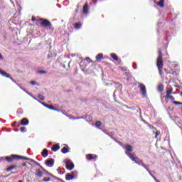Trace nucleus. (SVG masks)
Here are the masks:
<instances>
[{"label":"nucleus","instance_id":"obj_28","mask_svg":"<svg viewBox=\"0 0 182 182\" xmlns=\"http://www.w3.org/2000/svg\"><path fill=\"white\" fill-rule=\"evenodd\" d=\"M43 181H44V182L50 181V178H49V177H45V178L43 179Z\"/></svg>","mask_w":182,"mask_h":182},{"label":"nucleus","instance_id":"obj_54","mask_svg":"<svg viewBox=\"0 0 182 182\" xmlns=\"http://www.w3.org/2000/svg\"><path fill=\"white\" fill-rule=\"evenodd\" d=\"M143 123H144V124H147L149 122H147L146 120L143 119L142 120Z\"/></svg>","mask_w":182,"mask_h":182},{"label":"nucleus","instance_id":"obj_61","mask_svg":"<svg viewBox=\"0 0 182 182\" xmlns=\"http://www.w3.org/2000/svg\"><path fill=\"white\" fill-rule=\"evenodd\" d=\"M160 25H161V23H158V26H160Z\"/></svg>","mask_w":182,"mask_h":182},{"label":"nucleus","instance_id":"obj_8","mask_svg":"<svg viewBox=\"0 0 182 182\" xmlns=\"http://www.w3.org/2000/svg\"><path fill=\"white\" fill-rule=\"evenodd\" d=\"M45 164L47 166V167H53L55 165V159L52 158L48 159L46 160Z\"/></svg>","mask_w":182,"mask_h":182},{"label":"nucleus","instance_id":"obj_10","mask_svg":"<svg viewBox=\"0 0 182 182\" xmlns=\"http://www.w3.org/2000/svg\"><path fill=\"white\" fill-rule=\"evenodd\" d=\"M11 157L16 158V160H28V161L31 160L30 158H27V157L19 156V155H15V154H12Z\"/></svg>","mask_w":182,"mask_h":182},{"label":"nucleus","instance_id":"obj_53","mask_svg":"<svg viewBox=\"0 0 182 182\" xmlns=\"http://www.w3.org/2000/svg\"><path fill=\"white\" fill-rule=\"evenodd\" d=\"M16 85L18 86V87H20V89H21V90L23 89V87H22V86H21L19 84L16 83Z\"/></svg>","mask_w":182,"mask_h":182},{"label":"nucleus","instance_id":"obj_55","mask_svg":"<svg viewBox=\"0 0 182 182\" xmlns=\"http://www.w3.org/2000/svg\"><path fill=\"white\" fill-rule=\"evenodd\" d=\"M134 64L135 65L133 66L134 69H137V65H136V63H134Z\"/></svg>","mask_w":182,"mask_h":182},{"label":"nucleus","instance_id":"obj_4","mask_svg":"<svg viewBox=\"0 0 182 182\" xmlns=\"http://www.w3.org/2000/svg\"><path fill=\"white\" fill-rule=\"evenodd\" d=\"M123 149H125V154H127L132 160H134L135 154H131V151H133V146L129 144L123 146Z\"/></svg>","mask_w":182,"mask_h":182},{"label":"nucleus","instance_id":"obj_5","mask_svg":"<svg viewBox=\"0 0 182 182\" xmlns=\"http://www.w3.org/2000/svg\"><path fill=\"white\" fill-rule=\"evenodd\" d=\"M64 162L65 163V168L67 170L71 171L75 168V164L72 162V160L67 159L64 161Z\"/></svg>","mask_w":182,"mask_h":182},{"label":"nucleus","instance_id":"obj_63","mask_svg":"<svg viewBox=\"0 0 182 182\" xmlns=\"http://www.w3.org/2000/svg\"><path fill=\"white\" fill-rule=\"evenodd\" d=\"M181 96L182 97V92H181Z\"/></svg>","mask_w":182,"mask_h":182},{"label":"nucleus","instance_id":"obj_13","mask_svg":"<svg viewBox=\"0 0 182 182\" xmlns=\"http://www.w3.org/2000/svg\"><path fill=\"white\" fill-rule=\"evenodd\" d=\"M42 157L46 158L48 156H49V151L48 149H44L43 151L41 152Z\"/></svg>","mask_w":182,"mask_h":182},{"label":"nucleus","instance_id":"obj_16","mask_svg":"<svg viewBox=\"0 0 182 182\" xmlns=\"http://www.w3.org/2000/svg\"><path fill=\"white\" fill-rule=\"evenodd\" d=\"M82 12L83 14H88L89 12V6H87V3H86L84 6H83V9H82Z\"/></svg>","mask_w":182,"mask_h":182},{"label":"nucleus","instance_id":"obj_12","mask_svg":"<svg viewBox=\"0 0 182 182\" xmlns=\"http://www.w3.org/2000/svg\"><path fill=\"white\" fill-rule=\"evenodd\" d=\"M86 158L87 159V160H97V156H93V154H87L86 156Z\"/></svg>","mask_w":182,"mask_h":182},{"label":"nucleus","instance_id":"obj_19","mask_svg":"<svg viewBox=\"0 0 182 182\" xmlns=\"http://www.w3.org/2000/svg\"><path fill=\"white\" fill-rule=\"evenodd\" d=\"M165 40L166 41V42H168L167 45H168V43L171 41V35H170V33H167Z\"/></svg>","mask_w":182,"mask_h":182},{"label":"nucleus","instance_id":"obj_30","mask_svg":"<svg viewBox=\"0 0 182 182\" xmlns=\"http://www.w3.org/2000/svg\"><path fill=\"white\" fill-rule=\"evenodd\" d=\"M158 89L159 92H163V89H164L163 85H159Z\"/></svg>","mask_w":182,"mask_h":182},{"label":"nucleus","instance_id":"obj_58","mask_svg":"<svg viewBox=\"0 0 182 182\" xmlns=\"http://www.w3.org/2000/svg\"><path fill=\"white\" fill-rule=\"evenodd\" d=\"M2 59H4V58L2 57V55H1L0 53V60H2Z\"/></svg>","mask_w":182,"mask_h":182},{"label":"nucleus","instance_id":"obj_37","mask_svg":"<svg viewBox=\"0 0 182 182\" xmlns=\"http://www.w3.org/2000/svg\"><path fill=\"white\" fill-rule=\"evenodd\" d=\"M146 126H148L149 129H154V127H153V125L150 124L149 123H148Z\"/></svg>","mask_w":182,"mask_h":182},{"label":"nucleus","instance_id":"obj_9","mask_svg":"<svg viewBox=\"0 0 182 182\" xmlns=\"http://www.w3.org/2000/svg\"><path fill=\"white\" fill-rule=\"evenodd\" d=\"M41 105H43V106H44L45 107H47V109H50V110H54L55 112H60V110H59L58 108H55V107L47 105L45 102L41 103Z\"/></svg>","mask_w":182,"mask_h":182},{"label":"nucleus","instance_id":"obj_47","mask_svg":"<svg viewBox=\"0 0 182 182\" xmlns=\"http://www.w3.org/2000/svg\"><path fill=\"white\" fill-rule=\"evenodd\" d=\"M159 134H160V133H159V132H156L155 135V139H157V136H159Z\"/></svg>","mask_w":182,"mask_h":182},{"label":"nucleus","instance_id":"obj_26","mask_svg":"<svg viewBox=\"0 0 182 182\" xmlns=\"http://www.w3.org/2000/svg\"><path fill=\"white\" fill-rule=\"evenodd\" d=\"M171 93H173V90H168L166 91V96H170V95H171Z\"/></svg>","mask_w":182,"mask_h":182},{"label":"nucleus","instance_id":"obj_35","mask_svg":"<svg viewBox=\"0 0 182 182\" xmlns=\"http://www.w3.org/2000/svg\"><path fill=\"white\" fill-rule=\"evenodd\" d=\"M102 131L103 132V133H105V134H109V130L107 129H102Z\"/></svg>","mask_w":182,"mask_h":182},{"label":"nucleus","instance_id":"obj_52","mask_svg":"<svg viewBox=\"0 0 182 182\" xmlns=\"http://www.w3.org/2000/svg\"><path fill=\"white\" fill-rule=\"evenodd\" d=\"M26 93L27 94V95H28V96H31V97H32V94H31L30 92H28V91L27 92H26Z\"/></svg>","mask_w":182,"mask_h":182},{"label":"nucleus","instance_id":"obj_38","mask_svg":"<svg viewBox=\"0 0 182 182\" xmlns=\"http://www.w3.org/2000/svg\"><path fill=\"white\" fill-rule=\"evenodd\" d=\"M31 84L33 85V86H36V85H38V82H36V81H31Z\"/></svg>","mask_w":182,"mask_h":182},{"label":"nucleus","instance_id":"obj_42","mask_svg":"<svg viewBox=\"0 0 182 182\" xmlns=\"http://www.w3.org/2000/svg\"><path fill=\"white\" fill-rule=\"evenodd\" d=\"M35 166H38L39 167H41V164H39L38 161L35 162Z\"/></svg>","mask_w":182,"mask_h":182},{"label":"nucleus","instance_id":"obj_18","mask_svg":"<svg viewBox=\"0 0 182 182\" xmlns=\"http://www.w3.org/2000/svg\"><path fill=\"white\" fill-rule=\"evenodd\" d=\"M15 159H16V158L12 157V155H11V156H6V160L9 163H12L14 161V160H15Z\"/></svg>","mask_w":182,"mask_h":182},{"label":"nucleus","instance_id":"obj_39","mask_svg":"<svg viewBox=\"0 0 182 182\" xmlns=\"http://www.w3.org/2000/svg\"><path fill=\"white\" fill-rule=\"evenodd\" d=\"M9 79H10L11 80H12V82H14V83H15L16 85V83H18V82H16V81H15V80H14V78H12V77H9Z\"/></svg>","mask_w":182,"mask_h":182},{"label":"nucleus","instance_id":"obj_51","mask_svg":"<svg viewBox=\"0 0 182 182\" xmlns=\"http://www.w3.org/2000/svg\"><path fill=\"white\" fill-rule=\"evenodd\" d=\"M85 60H87V62H90V58L89 57L85 58Z\"/></svg>","mask_w":182,"mask_h":182},{"label":"nucleus","instance_id":"obj_34","mask_svg":"<svg viewBox=\"0 0 182 182\" xmlns=\"http://www.w3.org/2000/svg\"><path fill=\"white\" fill-rule=\"evenodd\" d=\"M26 129V128H25V127H22L20 129V131L21 132V133H25V130Z\"/></svg>","mask_w":182,"mask_h":182},{"label":"nucleus","instance_id":"obj_20","mask_svg":"<svg viewBox=\"0 0 182 182\" xmlns=\"http://www.w3.org/2000/svg\"><path fill=\"white\" fill-rule=\"evenodd\" d=\"M156 5H158V6H160V8H163L164 6V0H159Z\"/></svg>","mask_w":182,"mask_h":182},{"label":"nucleus","instance_id":"obj_36","mask_svg":"<svg viewBox=\"0 0 182 182\" xmlns=\"http://www.w3.org/2000/svg\"><path fill=\"white\" fill-rule=\"evenodd\" d=\"M31 97H33V99H34V100H37V102H38L39 103H43L42 102H41V100H38V98H36V97L34 96H32Z\"/></svg>","mask_w":182,"mask_h":182},{"label":"nucleus","instance_id":"obj_60","mask_svg":"<svg viewBox=\"0 0 182 182\" xmlns=\"http://www.w3.org/2000/svg\"><path fill=\"white\" fill-rule=\"evenodd\" d=\"M112 140H114V141H117V140L115 139V138L112 139Z\"/></svg>","mask_w":182,"mask_h":182},{"label":"nucleus","instance_id":"obj_7","mask_svg":"<svg viewBox=\"0 0 182 182\" xmlns=\"http://www.w3.org/2000/svg\"><path fill=\"white\" fill-rule=\"evenodd\" d=\"M132 161H134V163H136V164H138V166H141L145 169L147 168V167H150V166L146 165L144 162H143V160L137 161L136 156H134V160H132Z\"/></svg>","mask_w":182,"mask_h":182},{"label":"nucleus","instance_id":"obj_43","mask_svg":"<svg viewBox=\"0 0 182 182\" xmlns=\"http://www.w3.org/2000/svg\"><path fill=\"white\" fill-rule=\"evenodd\" d=\"M31 21H32L33 22H35V21H36V18L35 16H33V17L31 18Z\"/></svg>","mask_w":182,"mask_h":182},{"label":"nucleus","instance_id":"obj_17","mask_svg":"<svg viewBox=\"0 0 182 182\" xmlns=\"http://www.w3.org/2000/svg\"><path fill=\"white\" fill-rule=\"evenodd\" d=\"M0 75H1V76H3L4 77H8L9 79V77H11V75H9V74L1 70H0Z\"/></svg>","mask_w":182,"mask_h":182},{"label":"nucleus","instance_id":"obj_32","mask_svg":"<svg viewBox=\"0 0 182 182\" xmlns=\"http://www.w3.org/2000/svg\"><path fill=\"white\" fill-rule=\"evenodd\" d=\"M15 168V166H11L7 168V171H11V170H14Z\"/></svg>","mask_w":182,"mask_h":182},{"label":"nucleus","instance_id":"obj_15","mask_svg":"<svg viewBox=\"0 0 182 182\" xmlns=\"http://www.w3.org/2000/svg\"><path fill=\"white\" fill-rule=\"evenodd\" d=\"M60 149V146H59V144H55L51 147L52 151H58Z\"/></svg>","mask_w":182,"mask_h":182},{"label":"nucleus","instance_id":"obj_14","mask_svg":"<svg viewBox=\"0 0 182 182\" xmlns=\"http://www.w3.org/2000/svg\"><path fill=\"white\" fill-rule=\"evenodd\" d=\"M29 124V120L27 118L21 119V126H28Z\"/></svg>","mask_w":182,"mask_h":182},{"label":"nucleus","instance_id":"obj_64","mask_svg":"<svg viewBox=\"0 0 182 182\" xmlns=\"http://www.w3.org/2000/svg\"><path fill=\"white\" fill-rule=\"evenodd\" d=\"M18 182H22V181H18Z\"/></svg>","mask_w":182,"mask_h":182},{"label":"nucleus","instance_id":"obj_49","mask_svg":"<svg viewBox=\"0 0 182 182\" xmlns=\"http://www.w3.org/2000/svg\"><path fill=\"white\" fill-rule=\"evenodd\" d=\"M79 119H83V117H77V118H74V120H79Z\"/></svg>","mask_w":182,"mask_h":182},{"label":"nucleus","instance_id":"obj_21","mask_svg":"<svg viewBox=\"0 0 182 182\" xmlns=\"http://www.w3.org/2000/svg\"><path fill=\"white\" fill-rule=\"evenodd\" d=\"M61 153H63V154H66V153H69V148L68 147H63L61 149Z\"/></svg>","mask_w":182,"mask_h":182},{"label":"nucleus","instance_id":"obj_27","mask_svg":"<svg viewBox=\"0 0 182 182\" xmlns=\"http://www.w3.org/2000/svg\"><path fill=\"white\" fill-rule=\"evenodd\" d=\"M95 126H96V127H100V126H102V122L97 121L95 123Z\"/></svg>","mask_w":182,"mask_h":182},{"label":"nucleus","instance_id":"obj_45","mask_svg":"<svg viewBox=\"0 0 182 182\" xmlns=\"http://www.w3.org/2000/svg\"><path fill=\"white\" fill-rule=\"evenodd\" d=\"M92 1L94 4V5H96V4H97V0H92Z\"/></svg>","mask_w":182,"mask_h":182},{"label":"nucleus","instance_id":"obj_59","mask_svg":"<svg viewBox=\"0 0 182 182\" xmlns=\"http://www.w3.org/2000/svg\"><path fill=\"white\" fill-rule=\"evenodd\" d=\"M21 90H23V92H25L26 93V92H28V91H26V90H25V88H23Z\"/></svg>","mask_w":182,"mask_h":182},{"label":"nucleus","instance_id":"obj_46","mask_svg":"<svg viewBox=\"0 0 182 182\" xmlns=\"http://www.w3.org/2000/svg\"><path fill=\"white\" fill-rule=\"evenodd\" d=\"M107 136H109V137H110L111 139H114V137H113L109 133H108Z\"/></svg>","mask_w":182,"mask_h":182},{"label":"nucleus","instance_id":"obj_2","mask_svg":"<svg viewBox=\"0 0 182 182\" xmlns=\"http://www.w3.org/2000/svg\"><path fill=\"white\" fill-rule=\"evenodd\" d=\"M159 57L156 61V66L159 69V75H163V52L161 51V49L159 50Z\"/></svg>","mask_w":182,"mask_h":182},{"label":"nucleus","instance_id":"obj_40","mask_svg":"<svg viewBox=\"0 0 182 182\" xmlns=\"http://www.w3.org/2000/svg\"><path fill=\"white\" fill-rule=\"evenodd\" d=\"M167 97H168L171 100H174V97L169 95Z\"/></svg>","mask_w":182,"mask_h":182},{"label":"nucleus","instance_id":"obj_57","mask_svg":"<svg viewBox=\"0 0 182 182\" xmlns=\"http://www.w3.org/2000/svg\"><path fill=\"white\" fill-rule=\"evenodd\" d=\"M154 180H155L156 182H159V180H157V178H156V177H154Z\"/></svg>","mask_w":182,"mask_h":182},{"label":"nucleus","instance_id":"obj_6","mask_svg":"<svg viewBox=\"0 0 182 182\" xmlns=\"http://www.w3.org/2000/svg\"><path fill=\"white\" fill-rule=\"evenodd\" d=\"M139 88L141 92L143 99H146L147 97V89H146V85H144V84H140Z\"/></svg>","mask_w":182,"mask_h":182},{"label":"nucleus","instance_id":"obj_24","mask_svg":"<svg viewBox=\"0 0 182 182\" xmlns=\"http://www.w3.org/2000/svg\"><path fill=\"white\" fill-rule=\"evenodd\" d=\"M97 60H99L100 59H103V53H99L96 55Z\"/></svg>","mask_w":182,"mask_h":182},{"label":"nucleus","instance_id":"obj_48","mask_svg":"<svg viewBox=\"0 0 182 182\" xmlns=\"http://www.w3.org/2000/svg\"><path fill=\"white\" fill-rule=\"evenodd\" d=\"M64 173H65V170L60 171L59 174H63Z\"/></svg>","mask_w":182,"mask_h":182},{"label":"nucleus","instance_id":"obj_25","mask_svg":"<svg viewBox=\"0 0 182 182\" xmlns=\"http://www.w3.org/2000/svg\"><path fill=\"white\" fill-rule=\"evenodd\" d=\"M145 170H146V171L149 173V174L151 176V177H153L154 178V175H153V173H151V171H150V169H149V167H147L146 168H145Z\"/></svg>","mask_w":182,"mask_h":182},{"label":"nucleus","instance_id":"obj_29","mask_svg":"<svg viewBox=\"0 0 182 182\" xmlns=\"http://www.w3.org/2000/svg\"><path fill=\"white\" fill-rule=\"evenodd\" d=\"M38 73H41V75H45L48 73V72H46V70H39L38 71Z\"/></svg>","mask_w":182,"mask_h":182},{"label":"nucleus","instance_id":"obj_50","mask_svg":"<svg viewBox=\"0 0 182 182\" xmlns=\"http://www.w3.org/2000/svg\"><path fill=\"white\" fill-rule=\"evenodd\" d=\"M30 161H31L32 163H34V164H35V163H36V161H35V160H33L32 159H30Z\"/></svg>","mask_w":182,"mask_h":182},{"label":"nucleus","instance_id":"obj_33","mask_svg":"<svg viewBox=\"0 0 182 182\" xmlns=\"http://www.w3.org/2000/svg\"><path fill=\"white\" fill-rule=\"evenodd\" d=\"M173 105H182L181 102H178V101H173Z\"/></svg>","mask_w":182,"mask_h":182},{"label":"nucleus","instance_id":"obj_41","mask_svg":"<svg viewBox=\"0 0 182 182\" xmlns=\"http://www.w3.org/2000/svg\"><path fill=\"white\" fill-rule=\"evenodd\" d=\"M75 174H77V171H73L71 176H74V178H75Z\"/></svg>","mask_w":182,"mask_h":182},{"label":"nucleus","instance_id":"obj_11","mask_svg":"<svg viewBox=\"0 0 182 182\" xmlns=\"http://www.w3.org/2000/svg\"><path fill=\"white\" fill-rule=\"evenodd\" d=\"M73 178H75V175H72L69 173L65 174V180L67 181H70V180H73Z\"/></svg>","mask_w":182,"mask_h":182},{"label":"nucleus","instance_id":"obj_31","mask_svg":"<svg viewBox=\"0 0 182 182\" xmlns=\"http://www.w3.org/2000/svg\"><path fill=\"white\" fill-rule=\"evenodd\" d=\"M38 99H40L41 100H43L45 99V97L43 96L42 95H38Z\"/></svg>","mask_w":182,"mask_h":182},{"label":"nucleus","instance_id":"obj_44","mask_svg":"<svg viewBox=\"0 0 182 182\" xmlns=\"http://www.w3.org/2000/svg\"><path fill=\"white\" fill-rule=\"evenodd\" d=\"M53 178H55L56 180H58V181H60V178H57L56 176H54V177H53Z\"/></svg>","mask_w":182,"mask_h":182},{"label":"nucleus","instance_id":"obj_23","mask_svg":"<svg viewBox=\"0 0 182 182\" xmlns=\"http://www.w3.org/2000/svg\"><path fill=\"white\" fill-rule=\"evenodd\" d=\"M110 56L111 58H112V59H114V60H119V57H117V55H116L115 53H111Z\"/></svg>","mask_w":182,"mask_h":182},{"label":"nucleus","instance_id":"obj_62","mask_svg":"<svg viewBox=\"0 0 182 182\" xmlns=\"http://www.w3.org/2000/svg\"><path fill=\"white\" fill-rule=\"evenodd\" d=\"M119 87H120V88L122 89V85H119Z\"/></svg>","mask_w":182,"mask_h":182},{"label":"nucleus","instance_id":"obj_1","mask_svg":"<svg viewBox=\"0 0 182 182\" xmlns=\"http://www.w3.org/2000/svg\"><path fill=\"white\" fill-rule=\"evenodd\" d=\"M36 176H37V178H42L43 176H50V177H55V176L49 173V171L43 168L42 166H40V167L36 170Z\"/></svg>","mask_w":182,"mask_h":182},{"label":"nucleus","instance_id":"obj_3","mask_svg":"<svg viewBox=\"0 0 182 182\" xmlns=\"http://www.w3.org/2000/svg\"><path fill=\"white\" fill-rule=\"evenodd\" d=\"M40 21H41L40 23L41 26H43V28H46V29H48V31H54L55 28L52 27V23L50 21H49V20L46 18H40Z\"/></svg>","mask_w":182,"mask_h":182},{"label":"nucleus","instance_id":"obj_22","mask_svg":"<svg viewBox=\"0 0 182 182\" xmlns=\"http://www.w3.org/2000/svg\"><path fill=\"white\" fill-rule=\"evenodd\" d=\"M80 28H82V23H75V29H76L77 31V30L80 29Z\"/></svg>","mask_w":182,"mask_h":182},{"label":"nucleus","instance_id":"obj_56","mask_svg":"<svg viewBox=\"0 0 182 182\" xmlns=\"http://www.w3.org/2000/svg\"><path fill=\"white\" fill-rule=\"evenodd\" d=\"M22 167H26V163H23V164H22Z\"/></svg>","mask_w":182,"mask_h":182}]
</instances>
